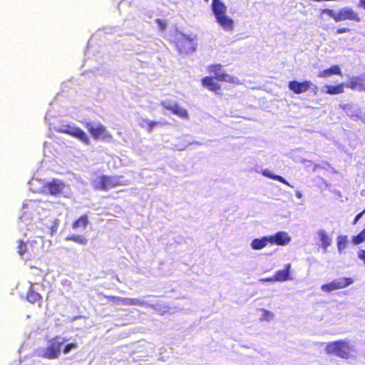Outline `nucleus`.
Instances as JSON below:
<instances>
[{
	"label": "nucleus",
	"mask_w": 365,
	"mask_h": 365,
	"mask_svg": "<svg viewBox=\"0 0 365 365\" xmlns=\"http://www.w3.org/2000/svg\"><path fill=\"white\" fill-rule=\"evenodd\" d=\"M42 207L39 206V202L35 200L26 201L22 207L23 215L21 220L26 223L27 230L34 232L36 240L30 243L31 252L34 255H38L41 253L47 252L51 247V240H44L43 234H50L53 235L57 232L59 221L56 218H44L41 222L37 216Z\"/></svg>",
	"instance_id": "f257e3e1"
},
{
	"label": "nucleus",
	"mask_w": 365,
	"mask_h": 365,
	"mask_svg": "<svg viewBox=\"0 0 365 365\" xmlns=\"http://www.w3.org/2000/svg\"><path fill=\"white\" fill-rule=\"evenodd\" d=\"M212 11L217 24L227 32L234 30V21L226 13L227 8L221 0H212Z\"/></svg>",
	"instance_id": "f03ea898"
},
{
	"label": "nucleus",
	"mask_w": 365,
	"mask_h": 365,
	"mask_svg": "<svg viewBox=\"0 0 365 365\" xmlns=\"http://www.w3.org/2000/svg\"><path fill=\"white\" fill-rule=\"evenodd\" d=\"M325 351L341 359H348L355 351L354 346L347 339L338 340L326 343Z\"/></svg>",
	"instance_id": "7ed1b4c3"
},
{
	"label": "nucleus",
	"mask_w": 365,
	"mask_h": 365,
	"mask_svg": "<svg viewBox=\"0 0 365 365\" xmlns=\"http://www.w3.org/2000/svg\"><path fill=\"white\" fill-rule=\"evenodd\" d=\"M128 185H130V181L124 180L123 176L102 175L96 178L93 180V185L95 189L104 191L109 190L117 186H125Z\"/></svg>",
	"instance_id": "20e7f679"
},
{
	"label": "nucleus",
	"mask_w": 365,
	"mask_h": 365,
	"mask_svg": "<svg viewBox=\"0 0 365 365\" xmlns=\"http://www.w3.org/2000/svg\"><path fill=\"white\" fill-rule=\"evenodd\" d=\"M66 341V339L61 336H56L48 341L46 348L39 349L38 354L48 359H56L60 356L61 345Z\"/></svg>",
	"instance_id": "39448f33"
},
{
	"label": "nucleus",
	"mask_w": 365,
	"mask_h": 365,
	"mask_svg": "<svg viewBox=\"0 0 365 365\" xmlns=\"http://www.w3.org/2000/svg\"><path fill=\"white\" fill-rule=\"evenodd\" d=\"M54 129L58 132L69 134L79 139L86 145H88L90 143V140L86 133L73 124L62 123L54 127Z\"/></svg>",
	"instance_id": "423d86ee"
},
{
	"label": "nucleus",
	"mask_w": 365,
	"mask_h": 365,
	"mask_svg": "<svg viewBox=\"0 0 365 365\" xmlns=\"http://www.w3.org/2000/svg\"><path fill=\"white\" fill-rule=\"evenodd\" d=\"M86 128L88 130L94 139L107 140L111 139L112 136L106 128L101 123L87 122Z\"/></svg>",
	"instance_id": "0eeeda50"
},
{
	"label": "nucleus",
	"mask_w": 365,
	"mask_h": 365,
	"mask_svg": "<svg viewBox=\"0 0 365 365\" xmlns=\"http://www.w3.org/2000/svg\"><path fill=\"white\" fill-rule=\"evenodd\" d=\"M109 302H111L113 305H124V306H140L144 307L148 305V303L144 300L138 298H128L120 297L115 296L107 297Z\"/></svg>",
	"instance_id": "6e6552de"
},
{
	"label": "nucleus",
	"mask_w": 365,
	"mask_h": 365,
	"mask_svg": "<svg viewBox=\"0 0 365 365\" xmlns=\"http://www.w3.org/2000/svg\"><path fill=\"white\" fill-rule=\"evenodd\" d=\"M354 281L349 277H341L333 280L332 282L323 284L321 287L322 291L330 292L334 290L345 288L351 284Z\"/></svg>",
	"instance_id": "1a4fd4ad"
},
{
	"label": "nucleus",
	"mask_w": 365,
	"mask_h": 365,
	"mask_svg": "<svg viewBox=\"0 0 365 365\" xmlns=\"http://www.w3.org/2000/svg\"><path fill=\"white\" fill-rule=\"evenodd\" d=\"M210 73L214 74V78L220 81L235 83L237 78L225 73L222 66L220 64L211 65L208 67Z\"/></svg>",
	"instance_id": "9d476101"
},
{
	"label": "nucleus",
	"mask_w": 365,
	"mask_h": 365,
	"mask_svg": "<svg viewBox=\"0 0 365 365\" xmlns=\"http://www.w3.org/2000/svg\"><path fill=\"white\" fill-rule=\"evenodd\" d=\"M161 105L164 108L170 110L173 114L182 118L188 119L189 118L187 111L174 101L164 100L161 101Z\"/></svg>",
	"instance_id": "9b49d317"
},
{
	"label": "nucleus",
	"mask_w": 365,
	"mask_h": 365,
	"mask_svg": "<svg viewBox=\"0 0 365 365\" xmlns=\"http://www.w3.org/2000/svg\"><path fill=\"white\" fill-rule=\"evenodd\" d=\"M68 186L61 180L53 179L51 182H47L44 189L52 195H59L65 193V190Z\"/></svg>",
	"instance_id": "f8f14e48"
},
{
	"label": "nucleus",
	"mask_w": 365,
	"mask_h": 365,
	"mask_svg": "<svg viewBox=\"0 0 365 365\" xmlns=\"http://www.w3.org/2000/svg\"><path fill=\"white\" fill-rule=\"evenodd\" d=\"M270 244L284 246L289 244L292 237L287 232H278L273 235H269Z\"/></svg>",
	"instance_id": "ddd939ff"
},
{
	"label": "nucleus",
	"mask_w": 365,
	"mask_h": 365,
	"mask_svg": "<svg viewBox=\"0 0 365 365\" xmlns=\"http://www.w3.org/2000/svg\"><path fill=\"white\" fill-rule=\"evenodd\" d=\"M345 20L360 21V18L352 9L349 7H344L337 11V22Z\"/></svg>",
	"instance_id": "4468645a"
},
{
	"label": "nucleus",
	"mask_w": 365,
	"mask_h": 365,
	"mask_svg": "<svg viewBox=\"0 0 365 365\" xmlns=\"http://www.w3.org/2000/svg\"><path fill=\"white\" fill-rule=\"evenodd\" d=\"M312 86L313 83L309 81H306L302 83L297 81H292L289 83V88L297 94L307 91Z\"/></svg>",
	"instance_id": "2eb2a0df"
},
{
	"label": "nucleus",
	"mask_w": 365,
	"mask_h": 365,
	"mask_svg": "<svg viewBox=\"0 0 365 365\" xmlns=\"http://www.w3.org/2000/svg\"><path fill=\"white\" fill-rule=\"evenodd\" d=\"M180 52L190 53L196 49L197 43L193 41V39L190 37H185L182 41L178 44Z\"/></svg>",
	"instance_id": "dca6fc26"
},
{
	"label": "nucleus",
	"mask_w": 365,
	"mask_h": 365,
	"mask_svg": "<svg viewBox=\"0 0 365 365\" xmlns=\"http://www.w3.org/2000/svg\"><path fill=\"white\" fill-rule=\"evenodd\" d=\"M317 235L319 240L321 242V247L323 249L324 252L326 253L327 251V248L331 245L332 238L323 229L318 230L317 232Z\"/></svg>",
	"instance_id": "f3484780"
},
{
	"label": "nucleus",
	"mask_w": 365,
	"mask_h": 365,
	"mask_svg": "<svg viewBox=\"0 0 365 365\" xmlns=\"http://www.w3.org/2000/svg\"><path fill=\"white\" fill-rule=\"evenodd\" d=\"M346 86L352 90L365 91V74L351 78Z\"/></svg>",
	"instance_id": "a211bd4d"
},
{
	"label": "nucleus",
	"mask_w": 365,
	"mask_h": 365,
	"mask_svg": "<svg viewBox=\"0 0 365 365\" xmlns=\"http://www.w3.org/2000/svg\"><path fill=\"white\" fill-rule=\"evenodd\" d=\"M269 243H270V242L268 235L261 238L254 239L250 243V247L252 250H259L265 247Z\"/></svg>",
	"instance_id": "6ab92c4d"
},
{
	"label": "nucleus",
	"mask_w": 365,
	"mask_h": 365,
	"mask_svg": "<svg viewBox=\"0 0 365 365\" xmlns=\"http://www.w3.org/2000/svg\"><path fill=\"white\" fill-rule=\"evenodd\" d=\"M336 74L341 76V71L340 68L335 65L328 69L323 70L318 73V77L319 78H327L331 75Z\"/></svg>",
	"instance_id": "aec40b11"
},
{
	"label": "nucleus",
	"mask_w": 365,
	"mask_h": 365,
	"mask_svg": "<svg viewBox=\"0 0 365 365\" xmlns=\"http://www.w3.org/2000/svg\"><path fill=\"white\" fill-rule=\"evenodd\" d=\"M291 267L290 264H287L285 268L282 270H279L276 272L274 277L275 281L284 282L289 279V269Z\"/></svg>",
	"instance_id": "412c9836"
},
{
	"label": "nucleus",
	"mask_w": 365,
	"mask_h": 365,
	"mask_svg": "<svg viewBox=\"0 0 365 365\" xmlns=\"http://www.w3.org/2000/svg\"><path fill=\"white\" fill-rule=\"evenodd\" d=\"M261 173L262 175L267 177V178H269L270 179H273V180H277V181H279L288 186H291V185L282 176L280 175H275L274 173H272L271 172V170H268V169H264V170H262L261 171Z\"/></svg>",
	"instance_id": "4be33fe9"
},
{
	"label": "nucleus",
	"mask_w": 365,
	"mask_h": 365,
	"mask_svg": "<svg viewBox=\"0 0 365 365\" xmlns=\"http://www.w3.org/2000/svg\"><path fill=\"white\" fill-rule=\"evenodd\" d=\"M202 83L203 86L213 91H216L220 88V85L214 81L212 77H205L202 81Z\"/></svg>",
	"instance_id": "5701e85b"
},
{
	"label": "nucleus",
	"mask_w": 365,
	"mask_h": 365,
	"mask_svg": "<svg viewBox=\"0 0 365 365\" xmlns=\"http://www.w3.org/2000/svg\"><path fill=\"white\" fill-rule=\"evenodd\" d=\"M326 88V92L329 94H339L344 92V84L341 83L338 86H327Z\"/></svg>",
	"instance_id": "b1692460"
},
{
	"label": "nucleus",
	"mask_w": 365,
	"mask_h": 365,
	"mask_svg": "<svg viewBox=\"0 0 365 365\" xmlns=\"http://www.w3.org/2000/svg\"><path fill=\"white\" fill-rule=\"evenodd\" d=\"M348 243V237L346 235H339L337 237V249L339 253L346 247Z\"/></svg>",
	"instance_id": "393cba45"
},
{
	"label": "nucleus",
	"mask_w": 365,
	"mask_h": 365,
	"mask_svg": "<svg viewBox=\"0 0 365 365\" xmlns=\"http://www.w3.org/2000/svg\"><path fill=\"white\" fill-rule=\"evenodd\" d=\"M41 298V295L38 292L34 291V285H31L30 291L29 292L28 295H27L28 301L31 303H34V302L40 300Z\"/></svg>",
	"instance_id": "a878e982"
},
{
	"label": "nucleus",
	"mask_w": 365,
	"mask_h": 365,
	"mask_svg": "<svg viewBox=\"0 0 365 365\" xmlns=\"http://www.w3.org/2000/svg\"><path fill=\"white\" fill-rule=\"evenodd\" d=\"M88 222V220L87 215H83L73 223V228L77 229L79 227H82V228L85 229L87 226Z\"/></svg>",
	"instance_id": "bb28decb"
},
{
	"label": "nucleus",
	"mask_w": 365,
	"mask_h": 365,
	"mask_svg": "<svg viewBox=\"0 0 365 365\" xmlns=\"http://www.w3.org/2000/svg\"><path fill=\"white\" fill-rule=\"evenodd\" d=\"M261 312H262V314L261 317L259 318V320L261 322L266 321V322H270L272 321L274 319V314L272 312L262 309Z\"/></svg>",
	"instance_id": "cd10ccee"
},
{
	"label": "nucleus",
	"mask_w": 365,
	"mask_h": 365,
	"mask_svg": "<svg viewBox=\"0 0 365 365\" xmlns=\"http://www.w3.org/2000/svg\"><path fill=\"white\" fill-rule=\"evenodd\" d=\"M66 240L73 241L80 245H86L87 240L81 235H71L66 237Z\"/></svg>",
	"instance_id": "c85d7f7f"
},
{
	"label": "nucleus",
	"mask_w": 365,
	"mask_h": 365,
	"mask_svg": "<svg viewBox=\"0 0 365 365\" xmlns=\"http://www.w3.org/2000/svg\"><path fill=\"white\" fill-rule=\"evenodd\" d=\"M365 242V232L364 230L356 236L352 238V242L354 245H359Z\"/></svg>",
	"instance_id": "c756f323"
},
{
	"label": "nucleus",
	"mask_w": 365,
	"mask_h": 365,
	"mask_svg": "<svg viewBox=\"0 0 365 365\" xmlns=\"http://www.w3.org/2000/svg\"><path fill=\"white\" fill-rule=\"evenodd\" d=\"M148 307H151L153 309L155 310L158 312H160L161 314H163L166 312H168V307L164 305L161 304H151L148 303Z\"/></svg>",
	"instance_id": "7c9ffc66"
},
{
	"label": "nucleus",
	"mask_w": 365,
	"mask_h": 365,
	"mask_svg": "<svg viewBox=\"0 0 365 365\" xmlns=\"http://www.w3.org/2000/svg\"><path fill=\"white\" fill-rule=\"evenodd\" d=\"M27 251L26 245L22 241H19L18 252L21 256H23Z\"/></svg>",
	"instance_id": "2f4dec72"
},
{
	"label": "nucleus",
	"mask_w": 365,
	"mask_h": 365,
	"mask_svg": "<svg viewBox=\"0 0 365 365\" xmlns=\"http://www.w3.org/2000/svg\"><path fill=\"white\" fill-rule=\"evenodd\" d=\"M323 14H326L331 17L336 22H337V12L329 9H325L322 11Z\"/></svg>",
	"instance_id": "473e14b6"
},
{
	"label": "nucleus",
	"mask_w": 365,
	"mask_h": 365,
	"mask_svg": "<svg viewBox=\"0 0 365 365\" xmlns=\"http://www.w3.org/2000/svg\"><path fill=\"white\" fill-rule=\"evenodd\" d=\"M77 348H78V346L76 343H71V344H68L67 345L65 346L63 351V354H68L71 350L76 349Z\"/></svg>",
	"instance_id": "72a5a7b5"
},
{
	"label": "nucleus",
	"mask_w": 365,
	"mask_h": 365,
	"mask_svg": "<svg viewBox=\"0 0 365 365\" xmlns=\"http://www.w3.org/2000/svg\"><path fill=\"white\" fill-rule=\"evenodd\" d=\"M155 21L160 31H163L165 29L166 24L163 21L160 19H156Z\"/></svg>",
	"instance_id": "f704fd0d"
},
{
	"label": "nucleus",
	"mask_w": 365,
	"mask_h": 365,
	"mask_svg": "<svg viewBox=\"0 0 365 365\" xmlns=\"http://www.w3.org/2000/svg\"><path fill=\"white\" fill-rule=\"evenodd\" d=\"M144 122L146 123L147 125H148V132H151L153 128L156 125L155 122L150 121V120H144Z\"/></svg>",
	"instance_id": "c9c22d12"
},
{
	"label": "nucleus",
	"mask_w": 365,
	"mask_h": 365,
	"mask_svg": "<svg viewBox=\"0 0 365 365\" xmlns=\"http://www.w3.org/2000/svg\"><path fill=\"white\" fill-rule=\"evenodd\" d=\"M358 257L360 259L365 261V250H360L358 252Z\"/></svg>",
	"instance_id": "e433bc0d"
},
{
	"label": "nucleus",
	"mask_w": 365,
	"mask_h": 365,
	"mask_svg": "<svg viewBox=\"0 0 365 365\" xmlns=\"http://www.w3.org/2000/svg\"><path fill=\"white\" fill-rule=\"evenodd\" d=\"M365 213L364 211L360 212L359 214H358L355 218H354V225H355L361 218V217L363 216V215Z\"/></svg>",
	"instance_id": "4c0bfd02"
},
{
	"label": "nucleus",
	"mask_w": 365,
	"mask_h": 365,
	"mask_svg": "<svg viewBox=\"0 0 365 365\" xmlns=\"http://www.w3.org/2000/svg\"><path fill=\"white\" fill-rule=\"evenodd\" d=\"M349 31V29L347 28H341V29H337L336 33L337 34H343V33H346Z\"/></svg>",
	"instance_id": "58836bf2"
},
{
	"label": "nucleus",
	"mask_w": 365,
	"mask_h": 365,
	"mask_svg": "<svg viewBox=\"0 0 365 365\" xmlns=\"http://www.w3.org/2000/svg\"><path fill=\"white\" fill-rule=\"evenodd\" d=\"M261 281H264V282H273V281H275V280H274V277H269V278H266V279H261Z\"/></svg>",
	"instance_id": "ea45409f"
},
{
	"label": "nucleus",
	"mask_w": 365,
	"mask_h": 365,
	"mask_svg": "<svg viewBox=\"0 0 365 365\" xmlns=\"http://www.w3.org/2000/svg\"><path fill=\"white\" fill-rule=\"evenodd\" d=\"M303 163L306 164V167H307V168L309 166H311V165H312V162L310 160H304Z\"/></svg>",
	"instance_id": "a19ab883"
},
{
	"label": "nucleus",
	"mask_w": 365,
	"mask_h": 365,
	"mask_svg": "<svg viewBox=\"0 0 365 365\" xmlns=\"http://www.w3.org/2000/svg\"><path fill=\"white\" fill-rule=\"evenodd\" d=\"M359 6L362 7L365 9V0H361L359 3Z\"/></svg>",
	"instance_id": "79ce46f5"
},
{
	"label": "nucleus",
	"mask_w": 365,
	"mask_h": 365,
	"mask_svg": "<svg viewBox=\"0 0 365 365\" xmlns=\"http://www.w3.org/2000/svg\"><path fill=\"white\" fill-rule=\"evenodd\" d=\"M296 197L299 199L302 198V194L301 192L299 191H297L296 192Z\"/></svg>",
	"instance_id": "37998d69"
},
{
	"label": "nucleus",
	"mask_w": 365,
	"mask_h": 365,
	"mask_svg": "<svg viewBox=\"0 0 365 365\" xmlns=\"http://www.w3.org/2000/svg\"><path fill=\"white\" fill-rule=\"evenodd\" d=\"M185 148V146H183V147H179V148H177L176 149L178 150H182Z\"/></svg>",
	"instance_id": "c03bdc74"
},
{
	"label": "nucleus",
	"mask_w": 365,
	"mask_h": 365,
	"mask_svg": "<svg viewBox=\"0 0 365 365\" xmlns=\"http://www.w3.org/2000/svg\"><path fill=\"white\" fill-rule=\"evenodd\" d=\"M194 143L197 144V145H201L202 143H199V142H195Z\"/></svg>",
	"instance_id": "a18cd8bd"
},
{
	"label": "nucleus",
	"mask_w": 365,
	"mask_h": 365,
	"mask_svg": "<svg viewBox=\"0 0 365 365\" xmlns=\"http://www.w3.org/2000/svg\"><path fill=\"white\" fill-rule=\"evenodd\" d=\"M364 231L365 232V228L364 229Z\"/></svg>",
	"instance_id": "49530a36"
},
{
	"label": "nucleus",
	"mask_w": 365,
	"mask_h": 365,
	"mask_svg": "<svg viewBox=\"0 0 365 365\" xmlns=\"http://www.w3.org/2000/svg\"><path fill=\"white\" fill-rule=\"evenodd\" d=\"M364 211L365 212V208H364Z\"/></svg>",
	"instance_id": "de8ad7c7"
}]
</instances>
